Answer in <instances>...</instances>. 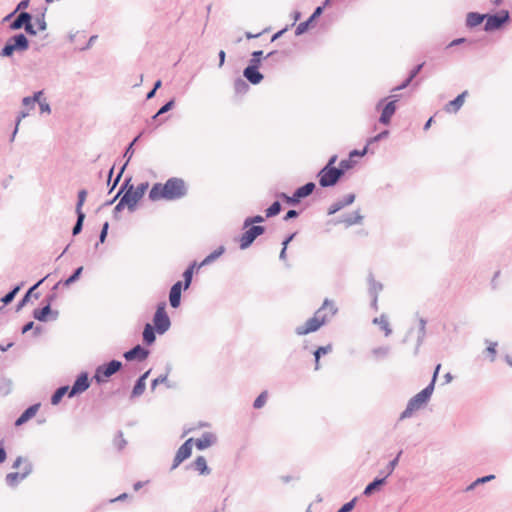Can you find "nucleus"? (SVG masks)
Wrapping results in <instances>:
<instances>
[{
    "label": "nucleus",
    "mask_w": 512,
    "mask_h": 512,
    "mask_svg": "<svg viewBox=\"0 0 512 512\" xmlns=\"http://www.w3.org/2000/svg\"><path fill=\"white\" fill-rule=\"evenodd\" d=\"M402 453H403V451H402V450H400V451L397 453L396 457H395L394 459H392V460L388 463V465H387V467H386V471H387V473H386V475H385V476H387V477H388V476H390V475L393 473L394 469L396 468V466H397V465H398V463H399V459H400V457H401Z\"/></svg>",
    "instance_id": "nucleus-57"
},
{
    "label": "nucleus",
    "mask_w": 512,
    "mask_h": 512,
    "mask_svg": "<svg viewBox=\"0 0 512 512\" xmlns=\"http://www.w3.org/2000/svg\"><path fill=\"white\" fill-rule=\"evenodd\" d=\"M184 288L182 281L175 282L169 290V303L172 308H178L181 304V294Z\"/></svg>",
    "instance_id": "nucleus-24"
},
{
    "label": "nucleus",
    "mask_w": 512,
    "mask_h": 512,
    "mask_svg": "<svg viewBox=\"0 0 512 512\" xmlns=\"http://www.w3.org/2000/svg\"><path fill=\"white\" fill-rule=\"evenodd\" d=\"M372 322L373 324H378L380 326V328L385 332V336H389L392 333L387 317L384 314L379 318H374Z\"/></svg>",
    "instance_id": "nucleus-45"
},
{
    "label": "nucleus",
    "mask_w": 512,
    "mask_h": 512,
    "mask_svg": "<svg viewBox=\"0 0 512 512\" xmlns=\"http://www.w3.org/2000/svg\"><path fill=\"white\" fill-rule=\"evenodd\" d=\"M114 445L118 451H121L127 445V441L124 439L123 432L119 430L114 438Z\"/></svg>",
    "instance_id": "nucleus-54"
},
{
    "label": "nucleus",
    "mask_w": 512,
    "mask_h": 512,
    "mask_svg": "<svg viewBox=\"0 0 512 512\" xmlns=\"http://www.w3.org/2000/svg\"><path fill=\"white\" fill-rule=\"evenodd\" d=\"M390 132L389 130L385 129L383 131H381L380 133H378L377 135L375 136H372L370 137L368 140H367V146H370V145H373L385 138H387L389 136Z\"/></svg>",
    "instance_id": "nucleus-56"
},
{
    "label": "nucleus",
    "mask_w": 512,
    "mask_h": 512,
    "mask_svg": "<svg viewBox=\"0 0 512 512\" xmlns=\"http://www.w3.org/2000/svg\"><path fill=\"white\" fill-rule=\"evenodd\" d=\"M337 312L338 308L335 306L334 302L329 299H325L322 306L314 313V315L319 314L318 319L323 318L324 324H326Z\"/></svg>",
    "instance_id": "nucleus-18"
},
{
    "label": "nucleus",
    "mask_w": 512,
    "mask_h": 512,
    "mask_svg": "<svg viewBox=\"0 0 512 512\" xmlns=\"http://www.w3.org/2000/svg\"><path fill=\"white\" fill-rule=\"evenodd\" d=\"M243 230L244 232L241 234L239 238V248L241 250H246L254 243V241L259 236L265 233L266 227L262 225H251Z\"/></svg>",
    "instance_id": "nucleus-10"
},
{
    "label": "nucleus",
    "mask_w": 512,
    "mask_h": 512,
    "mask_svg": "<svg viewBox=\"0 0 512 512\" xmlns=\"http://www.w3.org/2000/svg\"><path fill=\"white\" fill-rule=\"evenodd\" d=\"M83 269H84L83 266H79L78 268H76L72 272V274L63 281V286L69 287L70 285H72L73 283L78 281L80 279V277H81Z\"/></svg>",
    "instance_id": "nucleus-49"
},
{
    "label": "nucleus",
    "mask_w": 512,
    "mask_h": 512,
    "mask_svg": "<svg viewBox=\"0 0 512 512\" xmlns=\"http://www.w3.org/2000/svg\"><path fill=\"white\" fill-rule=\"evenodd\" d=\"M153 322V328L157 330V333L159 335H163L166 333L170 326H171V320L166 312V303L160 302L157 307L156 311L152 318Z\"/></svg>",
    "instance_id": "nucleus-8"
},
{
    "label": "nucleus",
    "mask_w": 512,
    "mask_h": 512,
    "mask_svg": "<svg viewBox=\"0 0 512 512\" xmlns=\"http://www.w3.org/2000/svg\"><path fill=\"white\" fill-rule=\"evenodd\" d=\"M426 324L427 321L424 318H419V328H418V336H417V343L414 350V355H417L419 352V349L421 345L424 342L425 336H426Z\"/></svg>",
    "instance_id": "nucleus-34"
},
{
    "label": "nucleus",
    "mask_w": 512,
    "mask_h": 512,
    "mask_svg": "<svg viewBox=\"0 0 512 512\" xmlns=\"http://www.w3.org/2000/svg\"><path fill=\"white\" fill-rule=\"evenodd\" d=\"M145 389H146V382H144L142 379H137L132 388V391L130 394V399L140 397L144 393Z\"/></svg>",
    "instance_id": "nucleus-43"
},
{
    "label": "nucleus",
    "mask_w": 512,
    "mask_h": 512,
    "mask_svg": "<svg viewBox=\"0 0 512 512\" xmlns=\"http://www.w3.org/2000/svg\"><path fill=\"white\" fill-rule=\"evenodd\" d=\"M126 205L129 212H134L137 209L138 202L141 198L134 192V185H131L120 198Z\"/></svg>",
    "instance_id": "nucleus-19"
},
{
    "label": "nucleus",
    "mask_w": 512,
    "mask_h": 512,
    "mask_svg": "<svg viewBox=\"0 0 512 512\" xmlns=\"http://www.w3.org/2000/svg\"><path fill=\"white\" fill-rule=\"evenodd\" d=\"M49 277V274L45 277L41 278L39 281H37L34 285H32L22 296V298L18 301L16 305V312H19L24 306L28 304L31 297H34L35 299H38L40 297V293L34 291Z\"/></svg>",
    "instance_id": "nucleus-17"
},
{
    "label": "nucleus",
    "mask_w": 512,
    "mask_h": 512,
    "mask_svg": "<svg viewBox=\"0 0 512 512\" xmlns=\"http://www.w3.org/2000/svg\"><path fill=\"white\" fill-rule=\"evenodd\" d=\"M355 164L356 161H354L350 157L348 159L341 160L337 167V170L340 172L341 177H343L347 171L352 169L355 166Z\"/></svg>",
    "instance_id": "nucleus-48"
},
{
    "label": "nucleus",
    "mask_w": 512,
    "mask_h": 512,
    "mask_svg": "<svg viewBox=\"0 0 512 512\" xmlns=\"http://www.w3.org/2000/svg\"><path fill=\"white\" fill-rule=\"evenodd\" d=\"M148 197L151 201H157L160 199L167 200L165 185L162 183L153 184L152 188L149 191Z\"/></svg>",
    "instance_id": "nucleus-31"
},
{
    "label": "nucleus",
    "mask_w": 512,
    "mask_h": 512,
    "mask_svg": "<svg viewBox=\"0 0 512 512\" xmlns=\"http://www.w3.org/2000/svg\"><path fill=\"white\" fill-rule=\"evenodd\" d=\"M286 57V52L284 51H271L266 56L265 59H272L275 62H281Z\"/></svg>",
    "instance_id": "nucleus-58"
},
{
    "label": "nucleus",
    "mask_w": 512,
    "mask_h": 512,
    "mask_svg": "<svg viewBox=\"0 0 512 512\" xmlns=\"http://www.w3.org/2000/svg\"><path fill=\"white\" fill-rule=\"evenodd\" d=\"M149 355H150V350L143 347L140 344L133 346L131 349H129L123 353L124 359L128 362H132V361L142 362V361L146 360Z\"/></svg>",
    "instance_id": "nucleus-13"
},
{
    "label": "nucleus",
    "mask_w": 512,
    "mask_h": 512,
    "mask_svg": "<svg viewBox=\"0 0 512 512\" xmlns=\"http://www.w3.org/2000/svg\"><path fill=\"white\" fill-rule=\"evenodd\" d=\"M160 384H164L169 389L175 387V385L168 380L167 374H161L160 376L151 381V391H154L156 387Z\"/></svg>",
    "instance_id": "nucleus-41"
},
{
    "label": "nucleus",
    "mask_w": 512,
    "mask_h": 512,
    "mask_svg": "<svg viewBox=\"0 0 512 512\" xmlns=\"http://www.w3.org/2000/svg\"><path fill=\"white\" fill-rule=\"evenodd\" d=\"M332 351V345L328 344L326 346H319L314 352V358L320 359L323 355L328 354Z\"/></svg>",
    "instance_id": "nucleus-59"
},
{
    "label": "nucleus",
    "mask_w": 512,
    "mask_h": 512,
    "mask_svg": "<svg viewBox=\"0 0 512 512\" xmlns=\"http://www.w3.org/2000/svg\"><path fill=\"white\" fill-rule=\"evenodd\" d=\"M109 230V223L106 221L103 223L102 228L99 233V241L96 243L95 247L97 248L99 243H104L106 241Z\"/></svg>",
    "instance_id": "nucleus-60"
},
{
    "label": "nucleus",
    "mask_w": 512,
    "mask_h": 512,
    "mask_svg": "<svg viewBox=\"0 0 512 512\" xmlns=\"http://www.w3.org/2000/svg\"><path fill=\"white\" fill-rule=\"evenodd\" d=\"M485 17V14L469 12L466 16V27L472 29L479 26L485 20Z\"/></svg>",
    "instance_id": "nucleus-33"
},
{
    "label": "nucleus",
    "mask_w": 512,
    "mask_h": 512,
    "mask_svg": "<svg viewBox=\"0 0 512 512\" xmlns=\"http://www.w3.org/2000/svg\"><path fill=\"white\" fill-rule=\"evenodd\" d=\"M357 503V497H354L350 501L344 503L337 512H351Z\"/></svg>",
    "instance_id": "nucleus-62"
},
{
    "label": "nucleus",
    "mask_w": 512,
    "mask_h": 512,
    "mask_svg": "<svg viewBox=\"0 0 512 512\" xmlns=\"http://www.w3.org/2000/svg\"><path fill=\"white\" fill-rule=\"evenodd\" d=\"M29 21H33V15L30 12H20L8 25L9 30L17 31L22 29Z\"/></svg>",
    "instance_id": "nucleus-23"
},
{
    "label": "nucleus",
    "mask_w": 512,
    "mask_h": 512,
    "mask_svg": "<svg viewBox=\"0 0 512 512\" xmlns=\"http://www.w3.org/2000/svg\"><path fill=\"white\" fill-rule=\"evenodd\" d=\"M12 391V381L10 379H3L0 383V395L7 396Z\"/></svg>",
    "instance_id": "nucleus-55"
},
{
    "label": "nucleus",
    "mask_w": 512,
    "mask_h": 512,
    "mask_svg": "<svg viewBox=\"0 0 512 512\" xmlns=\"http://www.w3.org/2000/svg\"><path fill=\"white\" fill-rule=\"evenodd\" d=\"M362 221H363V216L360 214V211L357 210L352 213L341 215L340 217L335 219L334 223L335 224L343 223V224H345L346 227H350V226H353L356 224H361Z\"/></svg>",
    "instance_id": "nucleus-21"
},
{
    "label": "nucleus",
    "mask_w": 512,
    "mask_h": 512,
    "mask_svg": "<svg viewBox=\"0 0 512 512\" xmlns=\"http://www.w3.org/2000/svg\"><path fill=\"white\" fill-rule=\"evenodd\" d=\"M493 479H495V475L494 474H489V475H485V476L479 477L476 480H474L470 485H468L466 487V491L467 492L472 491L477 486L485 484V483H488V482L492 481Z\"/></svg>",
    "instance_id": "nucleus-46"
},
{
    "label": "nucleus",
    "mask_w": 512,
    "mask_h": 512,
    "mask_svg": "<svg viewBox=\"0 0 512 512\" xmlns=\"http://www.w3.org/2000/svg\"><path fill=\"white\" fill-rule=\"evenodd\" d=\"M467 95H468V91L467 90L463 91L462 93L457 95L453 100H451L448 103H446L445 106H444V110L447 113H456V112H458L461 109V107L463 106L465 98L467 97Z\"/></svg>",
    "instance_id": "nucleus-27"
},
{
    "label": "nucleus",
    "mask_w": 512,
    "mask_h": 512,
    "mask_svg": "<svg viewBox=\"0 0 512 512\" xmlns=\"http://www.w3.org/2000/svg\"><path fill=\"white\" fill-rule=\"evenodd\" d=\"M281 210H282V205L278 200H276L265 210V217L266 218L275 217L281 212Z\"/></svg>",
    "instance_id": "nucleus-50"
},
{
    "label": "nucleus",
    "mask_w": 512,
    "mask_h": 512,
    "mask_svg": "<svg viewBox=\"0 0 512 512\" xmlns=\"http://www.w3.org/2000/svg\"><path fill=\"white\" fill-rule=\"evenodd\" d=\"M198 263L196 261H193L183 272L182 276H183V281H182V287L184 288V290H187L191 283H192V279H193V274H194V270L197 268L198 269Z\"/></svg>",
    "instance_id": "nucleus-32"
},
{
    "label": "nucleus",
    "mask_w": 512,
    "mask_h": 512,
    "mask_svg": "<svg viewBox=\"0 0 512 512\" xmlns=\"http://www.w3.org/2000/svg\"><path fill=\"white\" fill-rule=\"evenodd\" d=\"M265 59L264 52L262 50H256L251 53V58L248 62L249 66L260 68L262 60Z\"/></svg>",
    "instance_id": "nucleus-44"
},
{
    "label": "nucleus",
    "mask_w": 512,
    "mask_h": 512,
    "mask_svg": "<svg viewBox=\"0 0 512 512\" xmlns=\"http://www.w3.org/2000/svg\"><path fill=\"white\" fill-rule=\"evenodd\" d=\"M225 252V247L223 245L219 246L217 249H215L213 252H211L209 255H207L198 265V268H201L203 266L209 265L212 262H214L216 259H218L221 255H223Z\"/></svg>",
    "instance_id": "nucleus-36"
},
{
    "label": "nucleus",
    "mask_w": 512,
    "mask_h": 512,
    "mask_svg": "<svg viewBox=\"0 0 512 512\" xmlns=\"http://www.w3.org/2000/svg\"><path fill=\"white\" fill-rule=\"evenodd\" d=\"M30 46V41L24 33H17L9 37L0 51V57H12L15 52H24Z\"/></svg>",
    "instance_id": "nucleus-2"
},
{
    "label": "nucleus",
    "mask_w": 512,
    "mask_h": 512,
    "mask_svg": "<svg viewBox=\"0 0 512 512\" xmlns=\"http://www.w3.org/2000/svg\"><path fill=\"white\" fill-rule=\"evenodd\" d=\"M267 398H268V392H267V391H263V392H261V393L256 397V399L254 400V402H253V407H254L255 409H260V408H262V407L266 404Z\"/></svg>",
    "instance_id": "nucleus-53"
},
{
    "label": "nucleus",
    "mask_w": 512,
    "mask_h": 512,
    "mask_svg": "<svg viewBox=\"0 0 512 512\" xmlns=\"http://www.w3.org/2000/svg\"><path fill=\"white\" fill-rule=\"evenodd\" d=\"M391 348L389 346H379L371 350V354L375 360L380 361L386 359L390 354Z\"/></svg>",
    "instance_id": "nucleus-39"
},
{
    "label": "nucleus",
    "mask_w": 512,
    "mask_h": 512,
    "mask_svg": "<svg viewBox=\"0 0 512 512\" xmlns=\"http://www.w3.org/2000/svg\"><path fill=\"white\" fill-rule=\"evenodd\" d=\"M250 90V86L247 81L238 77L234 81V91L237 95H245Z\"/></svg>",
    "instance_id": "nucleus-42"
},
{
    "label": "nucleus",
    "mask_w": 512,
    "mask_h": 512,
    "mask_svg": "<svg viewBox=\"0 0 512 512\" xmlns=\"http://www.w3.org/2000/svg\"><path fill=\"white\" fill-rule=\"evenodd\" d=\"M386 479H387V476L374 478L364 488L363 495L369 497V496L373 495L375 492L380 491L381 488L383 487V485H385Z\"/></svg>",
    "instance_id": "nucleus-28"
},
{
    "label": "nucleus",
    "mask_w": 512,
    "mask_h": 512,
    "mask_svg": "<svg viewBox=\"0 0 512 512\" xmlns=\"http://www.w3.org/2000/svg\"><path fill=\"white\" fill-rule=\"evenodd\" d=\"M45 12H46V8L41 13V15L37 16L35 19L38 30H40V31H44L47 29V23L45 21Z\"/></svg>",
    "instance_id": "nucleus-63"
},
{
    "label": "nucleus",
    "mask_w": 512,
    "mask_h": 512,
    "mask_svg": "<svg viewBox=\"0 0 512 512\" xmlns=\"http://www.w3.org/2000/svg\"><path fill=\"white\" fill-rule=\"evenodd\" d=\"M318 315H313L310 319H308L304 325L297 326L295 329V333L299 336L306 335L309 333H313L318 331L324 325V319L319 318Z\"/></svg>",
    "instance_id": "nucleus-12"
},
{
    "label": "nucleus",
    "mask_w": 512,
    "mask_h": 512,
    "mask_svg": "<svg viewBox=\"0 0 512 512\" xmlns=\"http://www.w3.org/2000/svg\"><path fill=\"white\" fill-rule=\"evenodd\" d=\"M265 216H262V215H254V216H249L247 218H245L244 222H243V227L242 229H246L248 226H251V225H258L262 222L265 221Z\"/></svg>",
    "instance_id": "nucleus-52"
},
{
    "label": "nucleus",
    "mask_w": 512,
    "mask_h": 512,
    "mask_svg": "<svg viewBox=\"0 0 512 512\" xmlns=\"http://www.w3.org/2000/svg\"><path fill=\"white\" fill-rule=\"evenodd\" d=\"M316 189V184L312 181L305 183L304 185L295 189L293 194L290 196L284 192L278 193L276 196L280 198L285 204L290 206H297L302 199L310 196Z\"/></svg>",
    "instance_id": "nucleus-4"
},
{
    "label": "nucleus",
    "mask_w": 512,
    "mask_h": 512,
    "mask_svg": "<svg viewBox=\"0 0 512 512\" xmlns=\"http://www.w3.org/2000/svg\"><path fill=\"white\" fill-rule=\"evenodd\" d=\"M316 177L321 188L334 187L342 179L337 168H328L324 166L318 171Z\"/></svg>",
    "instance_id": "nucleus-9"
},
{
    "label": "nucleus",
    "mask_w": 512,
    "mask_h": 512,
    "mask_svg": "<svg viewBox=\"0 0 512 512\" xmlns=\"http://www.w3.org/2000/svg\"><path fill=\"white\" fill-rule=\"evenodd\" d=\"M217 436L212 432H204L200 438H197L193 441L196 446V449L199 451H203L210 446L216 444Z\"/></svg>",
    "instance_id": "nucleus-22"
},
{
    "label": "nucleus",
    "mask_w": 512,
    "mask_h": 512,
    "mask_svg": "<svg viewBox=\"0 0 512 512\" xmlns=\"http://www.w3.org/2000/svg\"><path fill=\"white\" fill-rule=\"evenodd\" d=\"M425 65V62H422L420 64H417L416 66H414L410 72L408 73V78H410L412 81L418 76V74L421 72V70L423 69Z\"/></svg>",
    "instance_id": "nucleus-64"
},
{
    "label": "nucleus",
    "mask_w": 512,
    "mask_h": 512,
    "mask_svg": "<svg viewBox=\"0 0 512 512\" xmlns=\"http://www.w3.org/2000/svg\"><path fill=\"white\" fill-rule=\"evenodd\" d=\"M77 219L76 222L72 228V235L77 236L79 235L83 230L84 221L86 218V215L84 212L76 213Z\"/></svg>",
    "instance_id": "nucleus-47"
},
{
    "label": "nucleus",
    "mask_w": 512,
    "mask_h": 512,
    "mask_svg": "<svg viewBox=\"0 0 512 512\" xmlns=\"http://www.w3.org/2000/svg\"><path fill=\"white\" fill-rule=\"evenodd\" d=\"M356 199V195L354 193L346 194L343 198L337 200L333 204H331L327 210V215H334L341 209L345 208L346 206L351 205Z\"/></svg>",
    "instance_id": "nucleus-20"
},
{
    "label": "nucleus",
    "mask_w": 512,
    "mask_h": 512,
    "mask_svg": "<svg viewBox=\"0 0 512 512\" xmlns=\"http://www.w3.org/2000/svg\"><path fill=\"white\" fill-rule=\"evenodd\" d=\"M400 95H391L387 98H382L376 105V109L379 110L381 107V114L379 117V123L382 125H389L391 119L397 110V102L399 101Z\"/></svg>",
    "instance_id": "nucleus-5"
},
{
    "label": "nucleus",
    "mask_w": 512,
    "mask_h": 512,
    "mask_svg": "<svg viewBox=\"0 0 512 512\" xmlns=\"http://www.w3.org/2000/svg\"><path fill=\"white\" fill-rule=\"evenodd\" d=\"M175 106V99L171 98L169 101H167L164 105H162L159 110L157 111V115H163L170 110H172Z\"/></svg>",
    "instance_id": "nucleus-61"
},
{
    "label": "nucleus",
    "mask_w": 512,
    "mask_h": 512,
    "mask_svg": "<svg viewBox=\"0 0 512 512\" xmlns=\"http://www.w3.org/2000/svg\"><path fill=\"white\" fill-rule=\"evenodd\" d=\"M187 468H193L200 475H209L211 473V469L207 465V461L204 456H197Z\"/></svg>",
    "instance_id": "nucleus-29"
},
{
    "label": "nucleus",
    "mask_w": 512,
    "mask_h": 512,
    "mask_svg": "<svg viewBox=\"0 0 512 512\" xmlns=\"http://www.w3.org/2000/svg\"><path fill=\"white\" fill-rule=\"evenodd\" d=\"M123 368L120 360L112 359L96 367L93 380L98 384L108 382L109 378L119 372Z\"/></svg>",
    "instance_id": "nucleus-3"
},
{
    "label": "nucleus",
    "mask_w": 512,
    "mask_h": 512,
    "mask_svg": "<svg viewBox=\"0 0 512 512\" xmlns=\"http://www.w3.org/2000/svg\"><path fill=\"white\" fill-rule=\"evenodd\" d=\"M484 31L494 32L502 29L510 22V13L508 10L502 9L494 14H485Z\"/></svg>",
    "instance_id": "nucleus-7"
},
{
    "label": "nucleus",
    "mask_w": 512,
    "mask_h": 512,
    "mask_svg": "<svg viewBox=\"0 0 512 512\" xmlns=\"http://www.w3.org/2000/svg\"><path fill=\"white\" fill-rule=\"evenodd\" d=\"M324 6H317L307 20L298 24L295 29V35L300 36L306 33L314 24V22L323 14Z\"/></svg>",
    "instance_id": "nucleus-14"
},
{
    "label": "nucleus",
    "mask_w": 512,
    "mask_h": 512,
    "mask_svg": "<svg viewBox=\"0 0 512 512\" xmlns=\"http://www.w3.org/2000/svg\"><path fill=\"white\" fill-rule=\"evenodd\" d=\"M24 286V282H21L17 285H15L10 291H8L2 298L1 301L4 305L10 304L18 294V292L21 290V288Z\"/></svg>",
    "instance_id": "nucleus-40"
},
{
    "label": "nucleus",
    "mask_w": 512,
    "mask_h": 512,
    "mask_svg": "<svg viewBox=\"0 0 512 512\" xmlns=\"http://www.w3.org/2000/svg\"><path fill=\"white\" fill-rule=\"evenodd\" d=\"M164 185L168 201L181 199L188 193V188L182 178L171 177Z\"/></svg>",
    "instance_id": "nucleus-6"
},
{
    "label": "nucleus",
    "mask_w": 512,
    "mask_h": 512,
    "mask_svg": "<svg viewBox=\"0 0 512 512\" xmlns=\"http://www.w3.org/2000/svg\"><path fill=\"white\" fill-rule=\"evenodd\" d=\"M433 383H429L424 389L414 395L407 403L406 408L401 412L399 419L404 420L412 416L414 411L424 407L433 394Z\"/></svg>",
    "instance_id": "nucleus-1"
},
{
    "label": "nucleus",
    "mask_w": 512,
    "mask_h": 512,
    "mask_svg": "<svg viewBox=\"0 0 512 512\" xmlns=\"http://www.w3.org/2000/svg\"><path fill=\"white\" fill-rule=\"evenodd\" d=\"M40 403L32 404L27 407L20 416L15 420V426L19 427L28 422L31 418H33L40 408Z\"/></svg>",
    "instance_id": "nucleus-26"
},
{
    "label": "nucleus",
    "mask_w": 512,
    "mask_h": 512,
    "mask_svg": "<svg viewBox=\"0 0 512 512\" xmlns=\"http://www.w3.org/2000/svg\"><path fill=\"white\" fill-rule=\"evenodd\" d=\"M157 330L150 323H146L142 332V341L146 346H151L156 341Z\"/></svg>",
    "instance_id": "nucleus-30"
},
{
    "label": "nucleus",
    "mask_w": 512,
    "mask_h": 512,
    "mask_svg": "<svg viewBox=\"0 0 512 512\" xmlns=\"http://www.w3.org/2000/svg\"><path fill=\"white\" fill-rule=\"evenodd\" d=\"M32 316L34 319L40 322H47L49 318L51 320H56L59 316L58 310H53L48 305L43 304L41 308H35L32 312Z\"/></svg>",
    "instance_id": "nucleus-16"
},
{
    "label": "nucleus",
    "mask_w": 512,
    "mask_h": 512,
    "mask_svg": "<svg viewBox=\"0 0 512 512\" xmlns=\"http://www.w3.org/2000/svg\"><path fill=\"white\" fill-rule=\"evenodd\" d=\"M90 385L91 379L89 378V373L87 371L80 372L76 376L72 386H69V398H73L84 393L89 389Z\"/></svg>",
    "instance_id": "nucleus-11"
},
{
    "label": "nucleus",
    "mask_w": 512,
    "mask_h": 512,
    "mask_svg": "<svg viewBox=\"0 0 512 512\" xmlns=\"http://www.w3.org/2000/svg\"><path fill=\"white\" fill-rule=\"evenodd\" d=\"M33 471L31 462H27L22 472H11L5 477L6 484L10 487H16L20 481L24 480Z\"/></svg>",
    "instance_id": "nucleus-15"
},
{
    "label": "nucleus",
    "mask_w": 512,
    "mask_h": 512,
    "mask_svg": "<svg viewBox=\"0 0 512 512\" xmlns=\"http://www.w3.org/2000/svg\"><path fill=\"white\" fill-rule=\"evenodd\" d=\"M87 194H88L87 190H85V189H81L78 191L77 202H76V206H75V213L84 212L83 205L86 201Z\"/></svg>",
    "instance_id": "nucleus-51"
},
{
    "label": "nucleus",
    "mask_w": 512,
    "mask_h": 512,
    "mask_svg": "<svg viewBox=\"0 0 512 512\" xmlns=\"http://www.w3.org/2000/svg\"><path fill=\"white\" fill-rule=\"evenodd\" d=\"M65 395L69 397V385H62L53 392L50 398L51 404L58 405Z\"/></svg>",
    "instance_id": "nucleus-35"
},
{
    "label": "nucleus",
    "mask_w": 512,
    "mask_h": 512,
    "mask_svg": "<svg viewBox=\"0 0 512 512\" xmlns=\"http://www.w3.org/2000/svg\"><path fill=\"white\" fill-rule=\"evenodd\" d=\"M368 283H369V295L370 296H378V294L382 291L383 285L380 282H377L374 279V276L372 273H369L368 275Z\"/></svg>",
    "instance_id": "nucleus-38"
},
{
    "label": "nucleus",
    "mask_w": 512,
    "mask_h": 512,
    "mask_svg": "<svg viewBox=\"0 0 512 512\" xmlns=\"http://www.w3.org/2000/svg\"><path fill=\"white\" fill-rule=\"evenodd\" d=\"M260 68L247 65L243 70L244 78L252 85H258L264 79V75L260 72Z\"/></svg>",
    "instance_id": "nucleus-25"
},
{
    "label": "nucleus",
    "mask_w": 512,
    "mask_h": 512,
    "mask_svg": "<svg viewBox=\"0 0 512 512\" xmlns=\"http://www.w3.org/2000/svg\"><path fill=\"white\" fill-rule=\"evenodd\" d=\"M193 438L187 439L177 450L176 454L185 461L192 454Z\"/></svg>",
    "instance_id": "nucleus-37"
}]
</instances>
